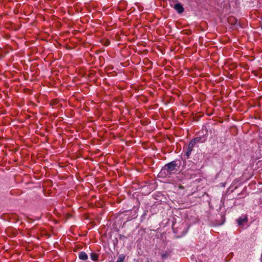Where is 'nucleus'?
<instances>
[{"label":"nucleus","instance_id":"423d86ee","mask_svg":"<svg viewBox=\"0 0 262 262\" xmlns=\"http://www.w3.org/2000/svg\"><path fill=\"white\" fill-rule=\"evenodd\" d=\"M202 138L201 137H196L195 138H194L192 141L193 142H194L195 144L198 143H200V142H203L204 141H202Z\"/></svg>","mask_w":262,"mask_h":262},{"label":"nucleus","instance_id":"1a4fd4ad","mask_svg":"<svg viewBox=\"0 0 262 262\" xmlns=\"http://www.w3.org/2000/svg\"><path fill=\"white\" fill-rule=\"evenodd\" d=\"M196 144L193 142L192 140L190 142V143H189L188 144V146H189L190 147H191L193 149V147H194L195 145Z\"/></svg>","mask_w":262,"mask_h":262},{"label":"nucleus","instance_id":"6e6552de","mask_svg":"<svg viewBox=\"0 0 262 262\" xmlns=\"http://www.w3.org/2000/svg\"><path fill=\"white\" fill-rule=\"evenodd\" d=\"M125 259V256L123 254L120 255L116 262H123Z\"/></svg>","mask_w":262,"mask_h":262},{"label":"nucleus","instance_id":"f257e3e1","mask_svg":"<svg viewBox=\"0 0 262 262\" xmlns=\"http://www.w3.org/2000/svg\"><path fill=\"white\" fill-rule=\"evenodd\" d=\"M177 164L172 161L166 164L160 172V175L162 177L169 176L176 170Z\"/></svg>","mask_w":262,"mask_h":262},{"label":"nucleus","instance_id":"0eeeda50","mask_svg":"<svg viewBox=\"0 0 262 262\" xmlns=\"http://www.w3.org/2000/svg\"><path fill=\"white\" fill-rule=\"evenodd\" d=\"M192 150H193V148H192L191 147H190L188 146H187V151L186 152V155L187 158H188L189 157V156L191 155V151H192Z\"/></svg>","mask_w":262,"mask_h":262},{"label":"nucleus","instance_id":"9b49d317","mask_svg":"<svg viewBox=\"0 0 262 262\" xmlns=\"http://www.w3.org/2000/svg\"><path fill=\"white\" fill-rule=\"evenodd\" d=\"M145 262H150L148 260H147V261H146Z\"/></svg>","mask_w":262,"mask_h":262},{"label":"nucleus","instance_id":"7ed1b4c3","mask_svg":"<svg viewBox=\"0 0 262 262\" xmlns=\"http://www.w3.org/2000/svg\"><path fill=\"white\" fill-rule=\"evenodd\" d=\"M174 8L179 13H181L184 11V8L180 3L175 4Z\"/></svg>","mask_w":262,"mask_h":262},{"label":"nucleus","instance_id":"f03ea898","mask_svg":"<svg viewBox=\"0 0 262 262\" xmlns=\"http://www.w3.org/2000/svg\"><path fill=\"white\" fill-rule=\"evenodd\" d=\"M247 222L248 219L246 215L242 216L237 220V224L239 226L243 225L244 223H247Z\"/></svg>","mask_w":262,"mask_h":262},{"label":"nucleus","instance_id":"39448f33","mask_svg":"<svg viewBox=\"0 0 262 262\" xmlns=\"http://www.w3.org/2000/svg\"><path fill=\"white\" fill-rule=\"evenodd\" d=\"M91 258L93 260L97 261L98 259V255L95 253H92L91 254Z\"/></svg>","mask_w":262,"mask_h":262},{"label":"nucleus","instance_id":"20e7f679","mask_svg":"<svg viewBox=\"0 0 262 262\" xmlns=\"http://www.w3.org/2000/svg\"><path fill=\"white\" fill-rule=\"evenodd\" d=\"M79 258L81 260H85L88 259V257L85 252H80L79 253Z\"/></svg>","mask_w":262,"mask_h":262},{"label":"nucleus","instance_id":"9d476101","mask_svg":"<svg viewBox=\"0 0 262 262\" xmlns=\"http://www.w3.org/2000/svg\"><path fill=\"white\" fill-rule=\"evenodd\" d=\"M162 257L163 258L166 257V254H162Z\"/></svg>","mask_w":262,"mask_h":262}]
</instances>
